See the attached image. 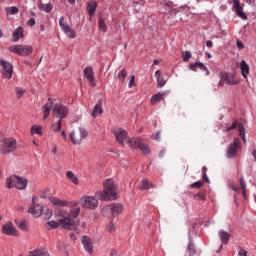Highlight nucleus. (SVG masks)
Returning a JSON list of instances; mask_svg holds the SVG:
<instances>
[{"label": "nucleus", "instance_id": "obj_11", "mask_svg": "<svg viewBox=\"0 0 256 256\" xmlns=\"http://www.w3.org/2000/svg\"><path fill=\"white\" fill-rule=\"evenodd\" d=\"M52 113L54 117L62 120L65 119V117H67V115L69 114V109L63 106V104H56L52 109Z\"/></svg>", "mask_w": 256, "mask_h": 256}, {"label": "nucleus", "instance_id": "obj_5", "mask_svg": "<svg viewBox=\"0 0 256 256\" xmlns=\"http://www.w3.org/2000/svg\"><path fill=\"white\" fill-rule=\"evenodd\" d=\"M59 225L62 227V229H66L67 231H75L77 235L81 233L77 226L79 225V222L73 220L69 216L67 218L59 219Z\"/></svg>", "mask_w": 256, "mask_h": 256}, {"label": "nucleus", "instance_id": "obj_25", "mask_svg": "<svg viewBox=\"0 0 256 256\" xmlns=\"http://www.w3.org/2000/svg\"><path fill=\"white\" fill-rule=\"evenodd\" d=\"M87 11H88V15L90 17H93L95 15V12L97 11V1L88 2Z\"/></svg>", "mask_w": 256, "mask_h": 256}, {"label": "nucleus", "instance_id": "obj_51", "mask_svg": "<svg viewBox=\"0 0 256 256\" xmlns=\"http://www.w3.org/2000/svg\"><path fill=\"white\" fill-rule=\"evenodd\" d=\"M106 229L108 231V233H113V231H115V224H113V222L108 223V225L106 226Z\"/></svg>", "mask_w": 256, "mask_h": 256}, {"label": "nucleus", "instance_id": "obj_45", "mask_svg": "<svg viewBox=\"0 0 256 256\" xmlns=\"http://www.w3.org/2000/svg\"><path fill=\"white\" fill-rule=\"evenodd\" d=\"M52 130L54 133H59V131H61V119H59L57 123L52 124Z\"/></svg>", "mask_w": 256, "mask_h": 256}, {"label": "nucleus", "instance_id": "obj_22", "mask_svg": "<svg viewBox=\"0 0 256 256\" xmlns=\"http://www.w3.org/2000/svg\"><path fill=\"white\" fill-rule=\"evenodd\" d=\"M221 79H222V81H225V83H227V85H238L239 84V82L237 80H235V76L233 74L222 73Z\"/></svg>", "mask_w": 256, "mask_h": 256}, {"label": "nucleus", "instance_id": "obj_48", "mask_svg": "<svg viewBox=\"0 0 256 256\" xmlns=\"http://www.w3.org/2000/svg\"><path fill=\"white\" fill-rule=\"evenodd\" d=\"M187 251H188V253H189V256L195 255V253H196L195 245L192 244V242H190V243L188 244Z\"/></svg>", "mask_w": 256, "mask_h": 256}, {"label": "nucleus", "instance_id": "obj_57", "mask_svg": "<svg viewBox=\"0 0 256 256\" xmlns=\"http://www.w3.org/2000/svg\"><path fill=\"white\" fill-rule=\"evenodd\" d=\"M27 25H28L29 27H33V26L35 25V18H31V19L28 21Z\"/></svg>", "mask_w": 256, "mask_h": 256}, {"label": "nucleus", "instance_id": "obj_23", "mask_svg": "<svg viewBox=\"0 0 256 256\" xmlns=\"http://www.w3.org/2000/svg\"><path fill=\"white\" fill-rule=\"evenodd\" d=\"M82 245L88 253H93V242L91 241V238L84 236L82 238Z\"/></svg>", "mask_w": 256, "mask_h": 256}, {"label": "nucleus", "instance_id": "obj_60", "mask_svg": "<svg viewBox=\"0 0 256 256\" xmlns=\"http://www.w3.org/2000/svg\"><path fill=\"white\" fill-rule=\"evenodd\" d=\"M206 47L211 49L213 47V41H211V40L206 41Z\"/></svg>", "mask_w": 256, "mask_h": 256}, {"label": "nucleus", "instance_id": "obj_30", "mask_svg": "<svg viewBox=\"0 0 256 256\" xmlns=\"http://www.w3.org/2000/svg\"><path fill=\"white\" fill-rule=\"evenodd\" d=\"M240 69H241V75L244 77V79H247V75H249V65L245 60H243L240 64Z\"/></svg>", "mask_w": 256, "mask_h": 256}, {"label": "nucleus", "instance_id": "obj_3", "mask_svg": "<svg viewBox=\"0 0 256 256\" xmlns=\"http://www.w3.org/2000/svg\"><path fill=\"white\" fill-rule=\"evenodd\" d=\"M89 137V132L83 127H80L78 131H73L70 133V139L73 145H81L83 143L84 139H87Z\"/></svg>", "mask_w": 256, "mask_h": 256}, {"label": "nucleus", "instance_id": "obj_16", "mask_svg": "<svg viewBox=\"0 0 256 256\" xmlns=\"http://www.w3.org/2000/svg\"><path fill=\"white\" fill-rule=\"evenodd\" d=\"M241 147V142L239 138H234L233 143L228 147L227 155L229 158L235 157L237 155V150Z\"/></svg>", "mask_w": 256, "mask_h": 256}, {"label": "nucleus", "instance_id": "obj_29", "mask_svg": "<svg viewBox=\"0 0 256 256\" xmlns=\"http://www.w3.org/2000/svg\"><path fill=\"white\" fill-rule=\"evenodd\" d=\"M13 41L17 43L19 39H23V27H18L12 34Z\"/></svg>", "mask_w": 256, "mask_h": 256}, {"label": "nucleus", "instance_id": "obj_33", "mask_svg": "<svg viewBox=\"0 0 256 256\" xmlns=\"http://www.w3.org/2000/svg\"><path fill=\"white\" fill-rule=\"evenodd\" d=\"M81 215V208L77 207V208H72L70 209L69 213H68V217L70 219H77L78 216Z\"/></svg>", "mask_w": 256, "mask_h": 256}, {"label": "nucleus", "instance_id": "obj_46", "mask_svg": "<svg viewBox=\"0 0 256 256\" xmlns=\"http://www.w3.org/2000/svg\"><path fill=\"white\" fill-rule=\"evenodd\" d=\"M48 229H57L58 227H61L59 224V220L57 221H49L47 222Z\"/></svg>", "mask_w": 256, "mask_h": 256}, {"label": "nucleus", "instance_id": "obj_42", "mask_svg": "<svg viewBox=\"0 0 256 256\" xmlns=\"http://www.w3.org/2000/svg\"><path fill=\"white\" fill-rule=\"evenodd\" d=\"M41 126H32L31 133L32 135H43V132L41 131Z\"/></svg>", "mask_w": 256, "mask_h": 256}, {"label": "nucleus", "instance_id": "obj_54", "mask_svg": "<svg viewBox=\"0 0 256 256\" xmlns=\"http://www.w3.org/2000/svg\"><path fill=\"white\" fill-rule=\"evenodd\" d=\"M236 46L238 47V49H245V45L243 44V42H241V40H237Z\"/></svg>", "mask_w": 256, "mask_h": 256}, {"label": "nucleus", "instance_id": "obj_28", "mask_svg": "<svg viewBox=\"0 0 256 256\" xmlns=\"http://www.w3.org/2000/svg\"><path fill=\"white\" fill-rule=\"evenodd\" d=\"M140 191H145L147 189H155V184L149 183V180H142L139 186Z\"/></svg>", "mask_w": 256, "mask_h": 256}, {"label": "nucleus", "instance_id": "obj_10", "mask_svg": "<svg viewBox=\"0 0 256 256\" xmlns=\"http://www.w3.org/2000/svg\"><path fill=\"white\" fill-rule=\"evenodd\" d=\"M0 65L2 67V75L4 79H11L13 77V65L9 61L0 58Z\"/></svg>", "mask_w": 256, "mask_h": 256}, {"label": "nucleus", "instance_id": "obj_19", "mask_svg": "<svg viewBox=\"0 0 256 256\" xmlns=\"http://www.w3.org/2000/svg\"><path fill=\"white\" fill-rule=\"evenodd\" d=\"M167 95H169V91H164L153 95L150 99L151 105H157V103H161V101H163Z\"/></svg>", "mask_w": 256, "mask_h": 256}, {"label": "nucleus", "instance_id": "obj_8", "mask_svg": "<svg viewBox=\"0 0 256 256\" xmlns=\"http://www.w3.org/2000/svg\"><path fill=\"white\" fill-rule=\"evenodd\" d=\"M50 203H53L56 207H70V209H77V207H79V202H69L67 200H61L57 197H51Z\"/></svg>", "mask_w": 256, "mask_h": 256}, {"label": "nucleus", "instance_id": "obj_34", "mask_svg": "<svg viewBox=\"0 0 256 256\" xmlns=\"http://www.w3.org/2000/svg\"><path fill=\"white\" fill-rule=\"evenodd\" d=\"M56 217H60V219H67L69 217V212L65 209L58 208L55 212Z\"/></svg>", "mask_w": 256, "mask_h": 256}, {"label": "nucleus", "instance_id": "obj_62", "mask_svg": "<svg viewBox=\"0 0 256 256\" xmlns=\"http://www.w3.org/2000/svg\"><path fill=\"white\" fill-rule=\"evenodd\" d=\"M70 239H71L72 241H76V240H77V236H75V233H71V234H70Z\"/></svg>", "mask_w": 256, "mask_h": 256}, {"label": "nucleus", "instance_id": "obj_20", "mask_svg": "<svg viewBox=\"0 0 256 256\" xmlns=\"http://www.w3.org/2000/svg\"><path fill=\"white\" fill-rule=\"evenodd\" d=\"M233 7L236 11V15L241 19H247V15L243 12V6H241V1L233 0Z\"/></svg>", "mask_w": 256, "mask_h": 256}, {"label": "nucleus", "instance_id": "obj_32", "mask_svg": "<svg viewBox=\"0 0 256 256\" xmlns=\"http://www.w3.org/2000/svg\"><path fill=\"white\" fill-rule=\"evenodd\" d=\"M219 237L223 245H227V243H229V239H231V234L225 232L224 230H221L219 232Z\"/></svg>", "mask_w": 256, "mask_h": 256}, {"label": "nucleus", "instance_id": "obj_36", "mask_svg": "<svg viewBox=\"0 0 256 256\" xmlns=\"http://www.w3.org/2000/svg\"><path fill=\"white\" fill-rule=\"evenodd\" d=\"M38 8L41 9V11H45V13H51V11H53V4H39Z\"/></svg>", "mask_w": 256, "mask_h": 256}, {"label": "nucleus", "instance_id": "obj_40", "mask_svg": "<svg viewBox=\"0 0 256 256\" xmlns=\"http://www.w3.org/2000/svg\"><path fill=\"white\" fill-rule=\"evenodd\" d=\"M16 225L21 229L22 231H27V222L25 220H15Z\"/></svg>", "mask_w": 256, "mask_h": 256}, {"label": "nucleus", "instance_id": "obj_12", "mask_svg": "<svg viewBox=\"0 0 256 256\" xmlns=\"http://www.w3.org/2000/svg\"><path fill=\"white\" fill-rule=\"evenodd\" d=\"M238 126L239 135L243 141V143H247V138H245V126L242 123H238V121H234L231 126L226 128V131H233Z\"/></svg>", "mask_w": 256, "mask_h": 256}, {"label": "nucleus", "instance_id": "obj_26", "mask_svg": "<svg viewBox=\"0 0 256 256\" xmlns=\"http://www.w3.org/2000/svg\"><path fill=\"white\" fill-rule=\"evenodd\" d=\"M102 102L101 100L98 101V103L94 106V109L92 111V117H99L103 115V108L101 107Z\"/></svg>", "mask_w": 256, "mask_h": 256}, {"label": "nucleus", "instance_id": "obj_50", "mask_svg": "<svg viewBox=\"0 0 256 256\" xmlns=\"http://www.w3.org/2000/svg\"><path fill=\"white\" fill-rule=\"evenodd\" d=\"M192 189H201L203 187V181L199 180L191 184Z\"/></svg>", "mask_w": 256, "mask_h": 256}, {"label": "nucleus", "instance_id": "obj_1", "mask_svg": "<svg viewBox=\"0 0 256 256\" xmlns=\"http://www.w3.org/2000/svg\"><path fill=\"white\" fill-rule=\"evenodd\" d=\"M104 190L95 193V197H99L101 201H114L117 199V188L112 179H107L103 183Z\"/></svg>", "mask_w": 256, "mask_h": 256}, {"label": "nucleus", "instance_id": "obj_59", "mask_svg": "<svg viewBox=\"0 0 256 256\" xmlns=\"http://www.w3.org/2000/svg\"><path fill=\"white\" fill-rule=\"evenodd\" d=\"M202 179H203V183H204V181L206 182V183H209V177H207V174H202Z\"/></svg>", "mask_w": 256, "mask_h": 256}, {"label": "nucleus", "instance_id": "obj_27", "mask_svg": "<svg viewBox=\"0 0 256 256\" xmlns=\"http://www.w3.org/2000/svg\"><path fill=\"white\" fill-rule=\"evenodd\" d=\"M156 80H157V87H165V84L167 83V80L163 78V75H161V70H157L155 72Z\"/></svg>", "mask_w": 256, "mask_h": 256}, {"label": "nucleus", "instance_id": "obj_31", "mask_svg": "<svg viewBox=\"0 0 256 256\" xmlns=\"http://www.w3.org/2000/svg\"><path fill=\"white\" fill-rule=\"evenodd\" d=\"M127 143H129L132 149H139L141 147V138H132L128 139Z\"/></svg>", "mask_w": 256, "mask_h": 256}, {"label": "nucleus", "instance_id": "obj_7", "mask_svg": "<svg viewBox=\"0 0 256 256\" xmlns=\"http://www.w3.org/2000/svg\"><path fill=\"white\" fill-rule=\"evenodd\" d=\"M80 205L83 209H96L99 207V200L93 196H83L80 199Z\"/></svg>", "mask_w": 256, "mask_h": 256}, {"label": "nucleus", "instance_id": "obj_21", "mask_svg": "<svg viewBox=\"0 0 256 256\" xmlns=\"http://www.w3.org/2000/svg\"><path fill=\"white\" fill-rule=\"evenodd\" d=\"M43 109V119H47L51 115V109H53V100L48 98L47 102L42 107Z\"/></svg>", "mask_w": 256, "mask_h": 256}, {"label": "nucleus", "instance_id": "obj_2", "mask_svg": "<svg viewBox=\"0 0 256 256\" xmlns=\"http://www.w3.org/2000/svg\"><path fill=\"white\" fill-rule=\"evenodd\" d=\"M27 183H29L27 178L15 175L6 179V185L8 189H13V187H15L16 189L23 190L27 188Z\"/></svg>", "mask_w": 256, "mask_h": 256}, {"label": "nucleus", "instance_id": "obj_18", "mask_svg": "<svg viewBox=\"0 0 256 256\" xmlns=\"http://www.w3.org/2000/svg\"><path fill=\"white\" fill-rule=\"evenodd\" d=\"M2 233L4 235H9L12 237H17V230L15 229V226H13V223L7 222L2 227Z\"/></svg>", "mask_w": 256, "mask_h": 256}, {"label": "nucleus", "instance_id": "obj_6", "mask_svg": "<svg viewBox=\"0 0 256 256\" xmlns=\"http://www.w3.org/2000/svg\"><path fill=\"white\" fill-rule=\"evenodd\" d=\"M3 144L0 149L2 155H7V153H13L17 149V140L15 138L2 139Z\"/></svg>", "mask_w": 256, "mask_h": 256}, {"label": "nucleus", "instance_id": "obj_61", "mask_svg": "<svg viewBox=\"0 0 256 256\" xmlns=\"http://www.w3.org/2000/svg\"><path fill=\"white\" fill-rule=\"evenodd\" d=\"M61 137H62L65 141H67V133L65 132V130H63V131L61 132Z\"/></svg>", "mask_w": 256, "mask_h": 256}, {"label": "nucleus", "instance_id": "obj_9", "mask_svg": "<svg viewBox=\"0 0 256 256\" xmlns=\"http://www.w3.org/2000/svg\"><path fill=\"white\" fill-rule=\"evenodd\" d=\"M59 25L65 35H67V37H69L70 39H75V37H77V33L75 32V30L65 22V17H60Z\"/></svg>", "mask_w": 256, "mask_h": 256}, {"label": "nucleus", "instance_id": "obj_39", "mask_svg": "<svg viewBox=\"0 0 256 256\" xmlns=\"http://www.w3.org/2000/svg\"><path fill=\"white\" fill-rule=\"evenodd\" d=\"M6 12L8 15H17V13H19V8L16 6L7 7Z\"/></svg>", "mask_w": 256, "mask_h": 256}, {"label": "nucleus", "instance_id": "obj_56", "mask_svg": "<svg viewBox=\"0 0 256 256\" xmlns=\"http://www.w3.org/2000/svg\"><path fill=\"white\" fill-rule=\"evenodd\" d=\"M230 188L232 191H235V192L239 191V185L237 184H231Z\"/></svg>", "mask_w": 256, "mask_h": 256}, {"label": "nucleus", "instance_id": "obj_58", "mask_svg": "<svg viewBox=\"0 0 256 256\" xmlns=\"http://www.w3.org/2000/svg\"><path fill=\"white\" fill-rule=\"evenodd\" d=\"M159 135H160V133L157 132V133H155V134H153V135L151 136V139H154V141H159Z\"/></svg>", "mask_w": 256, "mask_h": 256}, {"label": "nucleus", "instance_id": "obj_24", "mask_svg": "<svg viewBox=\"0 0 256 256\" xmlns=\"http://www.w3.org/2000/svg\"><path fill=\"white\" fill-rule=\"evenodd\" d=\"M191 71H197V69H200V71H205L206 75H209V70L207 69V66L201 62L192 63L189 66Z\"/></svg>", "mask_w": 256, "mask_h": 256}, {"label": "nucleus", "instance_id": "obj_53", "mask_svg": "<svg viewBox=\"0 0 256 256\" xmlns=\"http://www.w3.org/2000/svg\"><path fill=\"white\" fill-rule=\"evenodd\" d=\"M128 87H129V89H131V87H135V75L130 76V81L128 83Z\"/></svg>", "mask_w": 256, "mask_h": 256}, {"label": "nucleus", "instance_id": "obj_37", "mask_svg": "<svg viewBox=\"0 0 256 256\" xmlns=\"http://www.w3.org/2000/svg\"><path fill=\"white\" fill-rule=\"evenodd\" d=\"M31 256H49V252L45 249H38L30 252Z\"/></svg>", "mask_w": 256, "mask_h": 256}, {"label": "nucleus", "instance_id": "obj_49", "mask_svg": "<svg viewBox=\"0 0 256 256\" xmlns=\"http://www.w3.org/2000/svg\"><path fill=\"white\" fill-rule=\"evenodd\" d=\"M15 91L18 99H21V97L25 95V89H23L22 87H16Z\"/></svg>", "mask_w": 256, "mask_h": 256}, {"label": "nucleus", "instance_id": "obj_43", "mask_svg": "<svg viewBox=\"0 0 256 256\" xmlns=\"http://www.w3.org/2000/svg\"><path fill=\"white\" fill-rule=\"evenodd\" d=\"M98 23H99V29H101V31L105 33V31H107V25H105V19H103V17H99Z\"/></svg>", "mask_w": 256, "mask_h": 256}, {"label": "nucleus", "instance_id": "obj_64", "mask_svg": "<svg viewBox=\"0 0 256 256\" xmlns=\"http://www.w3.org/2000/svg\"><path fill=\"white\" fill-rule=\"evenodd\" d=\"M153 65H159V60H154Z\"/></svg>", "mask_w": 256, "mask_h": 256}, {"label": "nucleus", "instance_id": "obj_47", "mask_svg": "<svg viewBox=\"0 0 256 256\" xmlns=\"http://www.w3.org/2000/svg\"><path fill=\"white\" fill-rule=\"evenodd\" d=\"M191 57H193V55L191 54L190 51H184L182 52V58H183V61L185 63H187V61H189V59H191Z\"/></svg>", "mask_w": 256, "mask_h": 256}, {"label": "nucleus", "instance_id": "obj_14", "mask_svg": "<svg viewBox=\"0 0 256 256\" xmlns=\"http://www.w3.org/2000/svg\"><path fill=\"white\" fill-rule=\"evenodd\" d=\"M116 140L118 143H127L129 141V137L127 136V131L122 128H116L113 131Z\"/></svg>", "mask_w": 256, "mask_h": 256}, {"label": "nucleus", "instance_id": "obj_13", "mask_svg": "<svg viewBox=\"0 0 256 256\" xmlns=\"http://www.w3.org/2000/svg\"><path fill=\"white\" fill-rule=\"evenodd\" d=\"M125 210V206L121 203L110 204L104 208V211H111L112 215H121Z\"/></svg>", "mask_w": 256, "mask_h": 256}, {"label": "nucleus", "instance_id": "obj_55", "mask_svg": "<svg viewBox=\"0 0 256 256\" xmlns=\"http://www.w3.org/2000/svg\"><path fill=\"white\" fill-rule=\"evenodd\" d=\"M247 253L248 252L245 249H243V248H240L239 251H238V254L240 256H247Z\"/></svg>", "mask_w": 256, "mask_h": 256}, {"label": "nucleus", "instance_id": "obj_35", "mask_svg": "<svg viewBox=\"0 0 256 256\" xmlns=\"http://www.w3.org/2000/svg\"><path fill=\"white\" fill-rule=\"evenodd\" d=\"M66 177L69 179V181L74 183V185H79V178H77L75 176V173H73L72 171H67L66 172Z\"/></svg>", "mask_w": 256, "mask_h": 256}, {"label": "nucleus", "instance_id": "obj_15", "mask_svg": "<svg viewBox=\"0 0 256 256\" xmlns=\"http://www.w3.org/2000/svg\"><path fill=\"white\" fill-rule=\"evenodd\" d=\"M90 87H97V83H95V73L93 72V68L88 66L83 71Z\"/></svg>", "mask_w": 256, "mask_h": 256}, {"label": "nucleus", "instance_id": "obj_4", "mask_svg": "<svg viewBox=\"0 0 256 256\" xmlns=\"http://www.w3.org/2000/svg\"><path fill=\"white\" fill-rule=\"evenodd\" d=\"M10 53H16V55H20L21 57H27L33 53V47L29 45H13L9 48Z\"/></svg>", "mask_w": 256, "mask_h": 256}, {"label": "nucleus", "instance_id": "obj_17", "mask_svg": "<svg viewBox=\"0 0 256 256\" xmlns=\"http://www.w3.org/2000/svg\"><path fill=\"white\" fill-rule=\"evenodd\" d=\"M33 206L28 209L34 217H41L43 215V205H35V197L32 198Z\"/></svg>", "mask_w": 256, "mask_h": 256}, {"label": "nucleus", "instance_id": "obj_44", "mask_svg": "<svg viewBox=\"0 0 256 256\" xmlns=\"http://www.w3.org/2000/svg\"><path fill=\"white\" fill-rule=\"evenodd\" d=\"M240 185H241V189H242V195L245 198V195L247 193V184L245 183V179L244 178L240 179Z\"/></svg>", "mask_w": 256, "mask_h": 256}, {"label": "nucleus", "instance_id": "obj_38", "mask_svg": "<svg viewBox=\"0 0 256 256\" xmlns=\"http://www.w3.org/2000/svg\"><path fill=\"white\" fill-rule=\"evenodd\" d=\"M140 151L144 154V155H149V153H151V148H149V145L147 144H140Z\"/></svg>", "mask_w": 256, "mask_h": 256}, {"label": "nucleus", "instance_id": "obj_41", "mask_svg": "<svg viewBox=\"0 0 256 256\" xmlns=\"http://www.w3.org/2000/svg\"><path fill=\"white\" fill-rule=\"evenodd\" d=\"M118 79L120 82L125 83V79H127V71L126 70H121L118 75Z\"/></svg>", "mask_w": 256, "mask_h": 256}, {"label": "nucleus", "instance_id": "obj_52", "mask_svg": "<svg viewBox=\"0 0 256 256\" xmlns=\"http://www.w3.org/2000/svg\"><path fill=\"white\" fill-rule=\"evenodd\" d=\"M45 219H51L53 217V211L51 209H46L44 212Z\"/></svg>", "mask_w": 256, "mask_h": 256}, {"label": "nucleus", "instance_id": "obj_63", "mask_svg": "<svg viewBox=\"0 0 256 256\" xmlns=\"http://www.w3.org/2000/svg\"><path fill=\"white\" fill-rule=\"evenodd\" d=\"M205 174H207V168L204 166V167L202 168V175H205Z\"/></svg>", "mask_w": 256, "mask_h": 256}]
</instances>
